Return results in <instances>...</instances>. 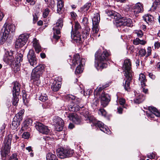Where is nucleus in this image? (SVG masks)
Listing matches in <instances>:
<instances>
[{
    "label": "nucleus",
    "mask_w": 160,
    "mask_h": 160,
    "mask_svg": "<svg viewBox=\"0 0 160 160\" xmlns=\"http://www.w3.org/2000/svg\"><path fill=\"white\" fill-rule=\"evenodd\" d=\"M49 12V10L48 8H46L43 13V16L44 18L47 17Z\"/></svg>",
    "instance_id": "nucleus-47"
},
{
    "label": "nucleus",
    "mask_w": 160,
    "mask_h": 160,
    "mask_svg": "<svg viewBox=\"0 0 160 160\" xmlns=\"http://www.w3.org/2000/svg\"><path fill=\"white\" fill-rule=\"evenodd\" d=\"M13 86L12 88V95H19L20 92L21 85L18 82H15L13 83Z\"/></svg>",
    "instance_id": "nucleus-20"
},
{
    "label": "nucleus",
    "mask_w": 160,
    "mask_h": 160,
    "mask_svg": "<svg viewBox=\"0 0 160 160\" xmlns=\"http://www.w3.org/2000/svg\"><path fill=\"white\" fill-rule=\"evenodd\" d=\"M50 105L51 104L47 102L43 103L42 105V106L44 108H48L50 106Z\"/></svg>",
    "instance_id": "nucleus-53"
},
{
    "label": "nucleus",
    "mask_w": 160,
    "mask_h": 160,
    "mask_svg": "<svg viewBox=\"0 0 160 160\" xmlns=\"http://www.w3.org/2000/svg\"><path fill=\"white\" fill-rule=\"evenodd\" d=\"M148 109L150 112L148 113V112H146V115L148 116L153 118L154 114L157 117H160V113L155 108L150 106L148 107Z\"/></svg>",
    "instance_id": "nucleus-18"
},
{
    "label": "nucleus",
    "mask_w": 160,
    "mask_h": 160,
    "mask_svg": "<svg viewBox=\"0 0 160 160\" xmlns=\"http://www.w3.org/2000/svg\"><path fill=\"white\" fill-rule=\"evenodd\" d=\"M48 97L47 95L44 94H42L39 97V99L43 102H44L48 100Z\"/></svg>",
    "instance_id": "nucleus-41"
},
{
    "label": "nucleus",
    "mask_w": 160,
    "mask_h": 160,
    "mask_svg": "<svg viewBox=\"0 0 160 160\" xmlns=\"http://www.w3.org/2000/svg\"><path fill=\"white\" fill-rule=\"evenodd\" d=\"M74 27V30L72 29L71 32H79V30L81 29V27L80 24L78 22H75Z\"/></svg>",
    "instance_id": "nucleus-38"
},
{
    "label": "nucleus",
    "mask_w": 160,
    "mask_h": 160,
    "mask_svg": "<svg viewBox=\"0 0 160 160\" xmlns=\"http://www.w3.org/2000/svg\"><path fill=\"white\" fill-rule=\"evenodd\" d=\"M85 118V120L88 121V122L90 123H92L94 124L96 127H98L100 130L102 131L103 132L108 134H110V131L109 129L107 127H104L103 124L100 122L98 121L97 123L95 121V119L92 116H85L84 115Z\"/></svg>",
    "instance_id": "nucleus-4"
},
{
    "label": "nucleus",
    "mask_w": 160,
    "mask_h": 160,
    "mask_svg": "<svg viewBox=\"0 0 160 160\" xmlns=\"http://www.w3.org/2000/svg\"><path fill=\"white\" fill-rule=\"evenodd\" d=\"M53 121L55 124V129L58 131H60L63 129L64 126L63 120L58 116H55L53 118Z\"/></svg>",
    "instance_id": "nucleus-12"
},
{
    "label": "nucleus",
    "mask_w": 160,
    "mask_h": 160,
    "mask_svg": "<svg viewBox=\"0 0 160 160\" xmlns=\"http://www.w3.org/2000/svg\"><path fill=\"white\" fill-rule=\"evenodd\" d=\"M20 121L18 120H16V118H14L12 122L11 127L13 129H15L17 128L18 126L20 125Z\"/></svg>",
    "instance_id": "nucleus-29"
},
{
    "label": "nucleus",
    "mask_w": 160,
    "mask_h": 160,
    "mask_svg": "<svg viewBox=\"0 0 160 160\" xmlns=\"http://www.w3.org/2000/svg\"><path fill=\"white\" fill-rule=\"evenodd\" d=\"M90 31V28L88 27L85 28V30L82 32V37L84 39V38H87V36H88Z\"/></svg>",
    "instance_id": "nucleus-37"
},
{
    "label": "nucleus",
    "mask_w": 160,
    "mask_h": 160,
    "mask_svg": "<svg viewBox=\"0 0 160 160\" xmlns=\"http://www.w3.org/2000/svg\"><path fill=\"white\" fill-rule=\"evenodd\" d=\"M32 123V121L31 119H28L25 120L24 122V128L26 129H27L28 128L31 126Z\"/></svg>",
    "instance_id": "nucleus-39"
},
{
    "label": "nucleus",
    "mask_w": 160,
    "mask_h": 160,
    "mask_svg": "<svg viewBox=\"0 0 160 160\" xmlns=\"http://www.w3.org/2000/svg\"><path fill=\"white\" fill-rule=\"evenodd\" d=\"M13 97L12 98V102L13 105L15 106H17L18 105L19 101L18 97L19 95H12Z\"/></svg>",
    "instance_id": "nucleus-34"
},
{
    "label": "nucleus",
    "mask_w": 160,
    "mask_h": 160,
    "mask_svg": "<svg viewBox=\"0 0 160 160\" xmlns=\"http://www.w3.org/2000/svg\"><path fill=\"white\" fill-rule=\"evenodd\" d=\"M82 23L85 25L88 23V19L86 17H84L82 19Z\"/></svg>",
    "instance_id": "nucleus-58"
},
{
    "label": "nucleus",
    "mask_w": 160,
    "mask_h": 160,
    "mask_svg": "<svg viewBox=\"0 0 160 160\" xmlns=\"http://www.w3.org/2000/svg\"><path fill=\"white\" fill-rule=\"evenodd\" d=\"M29 134L28 132H25L23 133L22 135V138L24 139H28L29 138Z\"/></svg>",
    "instance_id": "nucleus-51"
},
{
    "label": "nucleus",
    "mask_w": 160,
    "mask_h": 160,
    "mask_svg": "<svg viewBox=\"0 0 160 160\" xmlns=\"http://www.w3.org/2000/svg\"><path fill=\"white\" fill-rule=\"evenodd\" d=\"M85 59L83 58H80V56L78 54H75L72 61V63L74 65H78L75 73L76 74L80 73L82 72L83 65L84 64Z\"/></svg>",
    "instance_id": "nucleus-5"
},
{
    "label": "nucleus",
    "mask_w": 160,
    "mask_h": 160,
    "mask_svg": "<svg viewBox=\"0 0 160 160\" xmlns=\"http://www.w3.org/2000/svg\"><path fill=\"white\" fill-rule=\"evenodd\" d=\"M143 18L144 21L146 22L148 24H151L152 22L153 21V17L151 15H147L143 17Z\"/></svg>",
    "instance_id": "nucleus-27"
},
{
    "label": "nucleus",
    "mask_w": 160,
    "mask_h": 160,
    "mask_svg": "<svg viewBox=\"0 0 160 160\" xmlns=\"http://www.w3.org/2000/svg\"><path fill=\"white\" fill-rule=\"evenodd\" d=\"M64 6L63 2L62 0L58 1L57 2V12L60 14L63 11V7Z\"/></svg>",
    "instance_id": "nucleus-25"
},
{
    "label": "nucleus",
    "mask_w": 160,
    "mask_h": 160,
    "mask_svg": "<svg viewBox=\"0 0 160 160\" xmlns=\"http://www.w3.org/2000/svg\"><path fill=\"white\" fill-rule=\"evenodd\" d=\"M34 83L36 84V85L38 86L39 84L40 83V81L39 79H37V80H33Z\"/></svg>",
    "instance_id": "nucleus-64"
},
{
    "label": "nucleus",
    "mask_w": 160,
    "mask_h": 160,
    "mask_svg": "<svg viewBox=\"0 0 160 160\" xmlns=\"http://www.w3.org/2000/svg\"><path fill=\"white\" fill-rule=\"evenodd\" d=\"M35 127L38 131L43 134L47 135L50 132V130L48 127L41 123H36Z\"/></svg>",
    "instance_id": "nucleus-13"
},
{
    "label": "nucleus",
    "mask_w": 160,
    "mask_h": 160,
    "mask_svg": "<svg viewBox=\"0 0 160 160\" xmlns=\"http://www.w3.org/2000/svg\"><path fill=\"white\" fill-rule=\"evenodd\" d=\"M139 55L141 57H143L146 54V50L144 49H142L139 51Z\"/></svg>",
    "instance_id": "nucleus-46"
},
{
    "label": "nucleus",
    "mask_w": 160,
    "mask_h": 160,
    "mask_svg": "<svg viewBox=\"0 0 160 160\" xmlns=\"http://www.w3.org/2000/svg\"><path fill=\"white\" fill-rule=\"evenodd\" d=\"M98 25H93L92 30L95 33H97L99 30Z\"/></svg>",
    "instance_id": "nucleus-50"
},
{
    "label": "nucleus",
    "mask_w": 160,
    "mask_h": 160,
    "mask_svg": "<svg viewBox=\"0 0 160 160\" xmlns=\"http://www.w3.org/2000/svg\"><path fill=\"white\" fill-rule=\"evenodd\" d=\"M24 109L21 110L17 114H16L14 118H16V120L21 121L22 119V117L24 114Z\"/></svg>",
    "instance_id": "nucleus-33"
},
{
    "label": "nucleus",
    "mask_w": 160,
    "mask_h": 160,
    "mask_svg": "<svg viewBox=\"0 0 160 160\" xmlns=\"http://www.w3.org/2000/svg\"><path fill=\"white\" fill-rule=\"evenodd\" d=\"M152 48L151 47H148L147 48V57L149 56L151 54Z\"/></svg>",
    "instance_id": "nucleus-54"
},
{
    "label": "nucleus",
    "mask_w": 160,
    "mask_h": 160,
    "mask_svg": "<svg viewBox=\"0 0 160 160\" xmlns=\"http://www.w3.org/2000/svg\"><path fill=\"white\" fill-rule=\"evenodd\" d=\"M45 68V66L42 64H39L33 69L38 72L41 73V74H42Z\"/></svg>",
    "instance_id": "nucleus-30"
},
{
    "label": "nucleus",
    "mask_w": 160,
    "mask_h": 160,
    "mask_svg": "<svg viewBox=\"0 0 160 160\" xmlns=\"http://www.w3.org/2000/svg\"><path fill=\"white\" fill-rule=\"evenodd\" d=\"M137 97L140 100L139 102H142L145 99V97L141 93H137Z\"/></svg>",
    "instance_id": "nucleus-43"
},
{
    "label": "nucleus",
    "mask_w": 160,
    "mask_h": 160,
    "mask_svg": "<svg viewBox=\"0 0 160 160\" xmlns=\"http://www.w3.org/2000/svg\"><path fill=\"white\" fill-rule=\"evenodd\" d=\"M47 160H58L57 156L55 154L48 153L46 156Z\"/></svg>",
    "instance_id": "nucleus-32"
},
{
    "label": "nucleus",
    "mask_w": 160,
    "mask_h": 160,
    "mask_svg": "<svg viewBox=\"0 0 160 160\" xmlns=\"http://www.w3.org/2000/svg\"><path fill=\"white\" fill-rule=\"evenodd\" d=\"M143 11V7L142 5L140 3L136 4L133 9L134 14H137Z\"/></svg>",
    "instance_id": "nucleus-23"
},
{
    "label": "nucleus",
    "mask_w": 160,
    "mask_h": 160,
    "mask_svg": "<svg viewBox=\"0 0 160 160\" xmlns=\"http://www.w3.org/2000/svg\"><path fill=\"white\" fill-rule=\"evenodd\" d=\"M91 5V4L90 2H88L81 8V10L82 12H86L89 9Z\"/></svg>",
    "instance_id": "nucleus-35"
},
{
    "label": "nucleus",
    "mask_w": 160,
    "mask_h": 160,
    "mask_svg": "<svg viewBox=\"0 0 160 160\" xmlns=\"http://www.w3.org/2000/svg\"><path fill=\"white\" fill-rule=\"evenodd\" d=\"M57 151V155L61 158L71 157L74 152L73 150L68 148H58Z\"/></svg>",
    "instance_id": "nucleus-6"
},
{
    "label": "nucleus",
    "mask_w": 160,
    "mask_h": 160,
    "mask_svg": "<svg viewBox=\"0 0 160 160\" xmlns=\"http://www.w3.org/2000/svg\"><path fill=\"white\" fill-rule=\"evenodd\" d=\"M81 93L83 94L84 96H86L88 95H89L90 94V91H88V90H87L86 91H85L84 90L81 91Z\"/></svg>",
    "instance_id": "nucleus-52"
},
{
    "label": "nucleus",
    "mask_w": 160,
    "mask_h": 160,
    "mask_svg": "<svg viewBox=\"0 0 160 160\" xmlns=\"http://www.w3.org/2000/svg\"><path fill=\"white\" fill-rule=\"evenodd\" d=\"M13 136L12 134L8 135L5 138L0 152L2 159L4 160L9 156L11 145Z\"/></svg>",
    "instance_id": "nucleus-3"
},
{
    "label": "nucleus",
    "mask_w": 160,
    "mask_h": 160,
    "mask_svg": "<svg viewBox=\"0 0 160 160\" xmlns=\"http://www.w3.org/2000/svg\"><path fill=\"white\" fill-rule=\"evenodd\" d=\"M71 37L73 41L77 43H81L83 42L84 40L79 32H71Z\"/></svg>",
    "instance_id": "nucleus-17"
},
{
    "label": "nucleus",
    "mask_w": 160,
    "mask_h": 160,
    "mask_svg": "<svg viewBox=\"0 0 160 160\" xmlns=\"http://www.w3.org/2000/svg\"><path fill=\"white\" fill-rule=\"evenodd\" d=\"M106 13L108 16L117 21L120 18L121 16L120 14L114 11L108 10L106 11Z\"/></svg>",
    "instance_id": "nucleus-19"
},
{
    "label": "nucleus",
    "mask_w": 160,
    "mask_h": 160,
    "mask_svg": "<svg viewBox=\"0 0 160 160\" xmlns=\"http://www.w3.org/2000/svg\"><path fill=\"white\" fill-rule=\"evenodd\" d=\"M29 37V35L27 34L20 35L18 39L16 41L15 47L18 48L22 47L26 44Z\"/></svg>",
    "instance_id": "nucleus-8"
},
{
    "label": "nucleus",
    "mask_w": 160,
    "mask_h": 160,
    "mask_svg": "<svg viewBox=\"0 0 160 160\" xmlns=\"http://www.w3.org/2000/svg\"><path fill=\"white\" fill-rule=\"evenodd\" d=\"M125 102V99L123 98H121L119 100V104L121 105H123Z\"/></svg>",
    "instance_id": "nucleus-57"
},
{
    "label": "nucleus",
    "mask_w": 160,
    "mask_h": 160,
    "mask_svg": "<svg viewBox=\"0 0 160 160\" xmlns=\"http://www.w3.org/2000/svg\"><path fill=\"white\" fill-rule=\"evenodd\" d=\"M8 160H18L17 158V155L15 153H13L10 156Z\"/></svg>",
    "instance_id": "nucleus-48"
},
{
    "label": "nucleus",
    "mask_w": 160,
    "mask_h": 160,
    "mask_svg": "<svg viewBox=\"0 0 160 160\" xmlns=\"http://www.w3.org/2000/svg\"><path fill=\"white\" fill-rule=\"evenodd\" d=\"M13 54V52L12 51H11L10 52H7L5 53L3 58L4 62L8 64H13L15 61Z\"/></svg>",
    "instance_id": "nucleus-11"
},
{
    "label": "nucleus",
    "mask_w": 160,
    "mask_h": 160,
    "mask_svg": "<svg viewBox=\"0 0 160 160\" xmlns=\"http://www.w3.org/2000/svg\"><path fill=\"white\" fill-rule=\"evenodd\" d=\"M33 22L34 23H35L38 19V18L36 13L33 15Z\"/></svg>",
    "instance_id": "nucleus-56"
},
{
    "label": "nucleus",
    "mask_w": 160,
    "mask_h": 160,
    "mask_svg": "<svg viewBox=\"0 0 160 160\" xmlns=\"http://www.w3.org/2000/svg\"><path fill=\"white\" fill-rule=\"evenodd\" d=\"M27 57L30 65L34 66L37 63V59L35 55L34 51L30 50L27 55Z\"/></svg>",
    "instance_id": "nucleus-15"
},
{
    "label": "nucleus",
    "mask_w": 160,
    "mask_h": 160,
    "mask_svg": "<svg viewBox=\"0 0 160 160\" xmlns=\"http://www.w3.org/2000/svg\"><path fill=\"white\" fill-rule=\"evenodd\" d=\"M15 27L13 24L5 23L2 29V32L8 36H13L14 34Z\"/></svg>",
    "instance_id": "nucleus-9"
},
{
    "label": "nucleus",
    "mask_w": 160,
    "mask_h": 160,
    "mask_svg": "<svg viewBox=\"0 0 160 160\" xmlns=\"http://www.w3.org/2000/svg\"><path fill=\"white\" fill-rule=\"evenodd\" d=\"M139 80L140 82L141 86L143 87L145 86V83L147 81L146 79V77L143 74H140L139 78Z\"/></svg>",
    "instance_id": "nucleus-28"
},
{
    "label": "nucleus",
    "mask_w": 160,
    "mask_h": 160,
    "mask_svg": "<svg viewBox=\"0 0 160 160\" xmlns=\"http://www.w3.org/2000/svg\"><path fill=\"white\" fill-rule=\"evenodd\" d=\"M137 33L138 37L140 38L143 35V33L142 31L141 30L138 31L137 32Z\"/></svg>",
    "instance_id": "nucleus-63"
},
{
    "label": "nucleus",
    "mask_w": 160,
    "mask_h": 160,
    "mask_svg": "<svg viewBox=\"0 0 160 160\" xmlns=\"http://www.w3.org/2000/svg\"><path fill=\"white\" fill-rule=\"evenodd\" d=\"M147 156L148 158L151 159L154 158L155 157V154L153 153L151 154L150 155H148Z\"/></svg>",
    "instance_id": "nucleus-59"
},
{
    "label": "nucleus",
    "mask_w": 160,
    "mask_h": 160,
    "mask_svg": "<svg viewBox=\"0 0 160 160\" xmlns=\"http://www.w3.org/2000/svg\"><path fill=\"white\" fill-rule=\"evenodd\" d=\"M117 27H122L123 26L132 27L133 26L132 21L130 18H120L117 21Z\"/></svg>",
    "instance_id": "nucleus-10"
},
{
    "label": "nucleus",
    "mask_w": 160,
    "mask_h": 160,
    "mask_svg": "<svg viewBox=\"0 0 160 160\" xmlns=\"http://www.w3.org/2000/svg\"><path fill=\"white\" fill-rule=\"evenodd\" d=\"M83 108V106L80 107L79 105L75 104L73 103H71V105L68 106L69 111L72 112H77L79 111L80 109Z\"/></svg>",
    "instance_id": "nucleus-22"
},
{
    "label": "nucleus",
    "mask_w": 160,
    "mask_h": 160,
    "mask_svg": "<svg viewBox=\"0 0 160 160\" xmlns=\"http://www.w3.org/2000/svg\"><path fill=\"white\" fill-rule=\"evenodd\" d=\"M98 113L102 116H105L106 115V112L104 109L100 108L99 109Z\"/></svg>",
    "instance_id": "nucleus-45"
},
{
    "label": "nucleus",
    "mask_w": 160,
    "mask_h": 160,
    "mask_svg": "<svg viewBox=\"0 0 160 160\" xmlns=\"http://www.w3.org/2000/svg\"><path fill=\"white\" fill-rule=\"evenodd\" d=\"M6 127V125L4 124H3L2 125V126L0 128V130L1 131V132H2V133H3L5 132V129Z\"/></svg>",
    "instance_id": "nucleus-61"
},
{
    "label": "nucleus",
    "mask_w": 160,
    "mask_h": 160,
    "mask_svg": "<svg viewBox=\"0 0 160 160\" xmlns=\"http://www.w3.org/2000/svg\"><path fill=\"white\" fill-rule=\"evenodd\" d=\"M100 18L98 13H97L92 19L93 25H98Z\"/></svg>",
    "instance_id": "nucleus-31"
},
{
    "label": "nucleus",
    "mask_w": 160,
    "mask_h": 160,
    "mask_svg": "<svg viewBox=\"0 0 160 160\" xmlns=\"http://www.w3.org/2000/svg\"><path fill=\"white\" fill-rule=\"evenodd\" d=\"M140 39L138 38H136L133 41V43L135 45H138L139 44Z\"/></svg>",
    "instance_id": "nucleus-62"
},
{
    "label": "nucleus",
    "mask_w": 160,
    "mask_h": 160,
    "mask_svg": "<svg viewBox=\"0 0 160 160\" xmlns=\"http://www.w3.org/2000/svg\"><path fill=\"white\" fill-rule=\"evenodd\" d=\"M100 86H101L99 87L98 89L95 90L94 92L95 94L96 93V95L99 94L100 92L103 89L108 87L109 84L108 83H106L103 85L102 87L101 85H100Z\"/></svg>",
    "instance_id": "nucleus-36"
},
{
    "label": "nucleus",
    "mask_w": 160,
    "mask_h": 160,
    "mask_svg": "<svg viewBox=\"0 0 160 160\" xmlns=\"http://www.w3.org/2000/svg\"><path fill=\"white\" fill-rule=\"evenodd\" d=\"M99 52V51H98L95 54V60L97 62V63L95 64V66L98 70H101L107 67V64L105 62L108 60V57L110 54L106 51H104L99 55H98Z\"/></svg>",
    "instance_id": "nucleus-1"
},
{
    "label": "nucleus",
    "mask_w": 160,
    "mask_h": 160,
    "mask_svg": "<svg viewBox=\"0 0 160 160\" xmlns=\"http://www.w3.org/2000/svg\"><path fill=\"white\" fill-rule=\"evenodd\" d=\"M65 116L76 124H79L81 122V120L79 116L75 113H68L66 112Z\"/></svg>",
    "instance_id": "nucleus-16"
},
{
    "label": "nucleus",
    "mask_w": 160,
    "mask_h": 160,
    "mask_svg": "<svg viewBox=\"0 0 160 160\" xmlns=\"http://www.w3.org/2000/svg\"><path fill=\"white\" fill-rule=\"evenodd\" d=\"M153 6L155 8L160 7V0H155L153 3Z\"/></svg>",
    "instance_id": "nucleus-44"
},
{
    "label": "nucleus",
    "mask_w": 160,
    "mask_h": 160,
    "mask_svg": "<svg viewBox=\"0 0 160 160\" xmlns=\"http://www.w3.org/2000/svg\"><path fill=\"white\" fill-rule=\"evenodd\" d=\"M101 105L103 107H105L108 104L110 101V97L109 94L103 91L100 97Z\"/></svg>",
    "instance_id": "nucleus-14"
},
{
    "label": "nucleus",
    "mask_w": 160,
    "mask_h": 160,
    "mask_svg": "<svg viewBox=\"0 0 160 160\" xmlns=\"http://www.w3.org/2000/svg\"><path fill=\"white\" fill-rule=\"evenodd\" d=\"M63 26V21L62 19H58L56 24V26L53 28L54 31L53 38L56 40L60 38V37L56 34L58 35L60 33V30Z\"/></svg>",
    "instance_id": "nucleus-7"
},
{
    "label": "nucleus",
    "mask_w": 160,
    "mask_h": 160,
    "mask_svg": "<svg viewBox=\"0 0 160 160\" xmlns=\"http://www.w3.org/2000/svg\"><path fill=\"white\" fill-rule=\"evenodd\" d=\"M32 43L36 52L38 53L41 51V47L38 42V41L36 38H34L32 41Z\"/></svg>",
    "instance_id": "nucleus-24"
},
{
    "label": "nucleus",
    "mask_w": 160,
    "mask_h": 160,
    "mask_svg": "<svg viewBox=\"0 0 160 160\" xmlns=\"http://www.w3.org/2000/svg\"><path fill=\"white\" fill-rule=\"evenodd\" d=\"M23 55L21 53H18L17 54L16 56V59L17 62V63L18 62L19 63L20 62L22 61Z\"/></svg>",
    "instance_id": "nucleus-42"
},
{
    "label": "nucleus",
    "mask_w": 160,
    "mask_h": 160,
    "mask_svg": "<svg viewBox=\"0 0 160 160\" xmlns=\"http://www.w3.org/2000/svg\"><path fill=\"white\" fill-rule=\"evenodd\" d=\"M81 101V99L79 98H75L72 103L74 104L79 105Z\"/></svg>",
    "instance_id": "nucleus-49"
},
{
    "label": "nucleus",
    "mask_w": 160,
    "mask_h": 160,
    "mask_svg": "<svg viewBox=\"0 0 160 160\" xmlns=\"http://www.w3.org/2000/svg\"><path fill=\"white\" fill-rule=\"evenodd\" d=\"M2 32V36L1 37L0 39V44H3L4 43V42L6 41V40L8 38L9 36L7 34H5V33H3V32Z\"/></svg>",
    "instance_id": "nucleus-40"
},
{
    "label": "nucleus",
    "mask_w": 160,
    "mask_h": 160,
    "mask_svg": "<svg viewBox=\"0 0 160 160\" xmlns=\"http://www.w3.org/2000/svg\"><path fill=\"white\" fill-rule=\"evenodd\" d=\"M145 86H144L143 87L142 86H141L142 89V92L145 94H148V89L147 88H145Z\"/></svg>",
    "instance_id": "nucleus-60"
},
{
    "label": "nucleus",
    "mask_w": 160,
    "mask_h": 160,
    "mask_svg": "<svg viewBox=\"0 0 160 160\" xmlns=\"http://www.w3.org/2000/svg\"><path fill=\"white\" fill-rule=\"evenodd\" d=\"M123 67V69L125 72V76L127 78L124 87L126 90L128 91L130 89V81L132 79V77L133 74L131 70V63L130 59H127L124 61Z\"/></svg>",
    "instance_id": "nucleus-2"
},
{
    "label": "nucleus",
    "mask_w": 160,
    "mask_h": 160,
    "mask_svg": "<svg viewBox=\"0 0 160 160\" xmlns=\"http://www.w3.org/2000/svg\"><path fill=\"white\" fill-rule=\"evenodd\" d=\"M61 87V82L58 81L54 80L52 84L51 88L54 92L58 91Z\"/></svg>",
    "instance_id": "nucleus-21"
},
{
    "label": "nucleus",
    "mask_w": 160,
    "mask_h": 160,
    "mask_svg": "<svg viewBox=\"0 0 160 160\" xmlns=\"http://www.w3.org/2000/svg\"><path fill=\"white\" fill-rule=\"evenodd\" d=\"M41 74V73L33 69L31 74V78L33 80H37L40 78Z\"/></svg>",
    "instance_id": "nucleus-26"
},
{
    "label": "nucleus",
    "mask_w": 160,
    "mask_h": 160,
    "mask_svg": "<svg viewBox=\"0 0 160 160\" xmlns=\"http://www.w3.org/2000/svg\"><path fill=\"white\" fill-rule=\"evenodd\" d=\"M155 49H158L160 47V42L159 41L156 42L154 44Z\"/></svg>",
    "instance_id": "nucleus-55"
}]
</instances>
